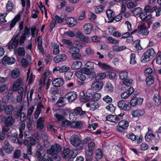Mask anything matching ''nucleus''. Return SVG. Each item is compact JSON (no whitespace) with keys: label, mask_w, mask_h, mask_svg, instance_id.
I'll return each instance as SVG.
<instances>
[{"label":"nucleus","mask_w":161,"mask_h":161,"mask_svg":"<svg viewBox=\"0 0 161 161\" xmlns=\"http://www.w3.org/2000/svg\"><path fill=\"white\" fill-rule=\"evenodd\" d=\"M90 91H82L83 96H80V100L81 102L85 103L91 100L92 102L97 101L101 97L100 93L90 92Z\"/></svg>","instance_id":"nucleus-1"},{"label":"nucleus","mask_w":161,"mask_h":161,"mask_svg":"<svg viewBox=\"0 0 161 161\" xmlns=\"http://www.w3.org/2000/svg\"><path fill=\"white\" fill-rule=\"evenodd\" d=\"M20 32L16 34L14 36L11 41H10L8 47L10 49L15 48L18 46V44L19 43L20 45L24 43L26 37L22 35L19 41V36Z\"/></svg>","instance_id":"nucleus-2"},{"label":"nucleus","mask_w":161,"mask_h":161,"mask_svg":"<svg viewBox=\"0 0 161 161\" xmlns=\"http://www.w3.org/2000/svg\"><path fill=\"white\" fill-rule=\"evenodd\" d=\"M156 53L153 49L151 48L147 50L141 58V62L143 63L148 62L155 56Z\"/></svg>","instance_id":"nucleus-3"},{"label":"nucleus","mask_w":161,"mask_h":161,"mask_svg":"<svg viewBox=\"0 0 161 161\" xmlns=\"http://www.w3.org/2000/svg\"><path fill=\"white\" fill-rule=\"evenodd\" d=\"M76 151L70 150L69 148H66L64 149L61 153V156L64 158H69V160L71 161L75 158L77 155Z\"/></svg>","instance_id":"nucleus-4"},{"label":"nucleus","mask_w":161,"mask_h":161,"mask_svg":"<svg viewBox=\"0 0 161 161\" xmlns=\"http://www.w3.org/2000/svg\"><path fill=\"white\" fill-rule=\"evenodd\" d=\"M118 125L117 126L118 131L120 133H125L128 129L129 122L125 119H121L118 122Z\"/></svg>","instance_id":"nucleus-5"},{"label":"nucleus","mask_w":161,"mask_h":161,"mask_svg":"<svg viewBox=\"0 0 161 161\" xmlns=\"http://www.w3.org/2000/svg\"><path fill=\"white\" fill-rule=\"evenodd\" d=\"M124 114L121 113L118 115L109 114L106 117V120L111 122L117 123L121 119L124 115Z\"/></svg>","instance_id":"nucleus-6"},{"label":"nucleus","mask_w":161,"mask_h":161,"mask_svg":"<svg viewBox=\"0 0 161 161\" xmlns=\"http://www.w3.org/2000/svg\"><path fill=\"white\" fill-rule=\"evenodd\" d=\"M118 107L124 111H128L131 108L129 102L126 100H121L118 103Z\"/></svg>","instance_id":"nucleus-7"},{"label":"nucleus","mask_w":161,"mask_h":161,"mask_svg":"<svg viewBox=\"0 0 161 161\" xmlns=\"http://www.w3.org/2000/svg\"><path fill=\"white\" fill-rule=\"evenodd\" d=\"M70 143L74 147H79L81 145V141L80 137L77 135L72 136L70 138Z\"/></svg>","instance_id":"nucleus-8"},{"label":"nucleus","mask_w":161,"mask_h":161,"mask_svg":"<svg viewBox=\"0 0 161 161\" xmlns=\"http://www.w3.org/2000/svg\"><path fill=\"white\" fill-rule=\"evenodd\" d=\"M77 97V93L75 91H69L65 96V99H67L69 102H72L76 100Z\"/></svg>","instance_id":"nucleus-9"},{"label":"nucleus","mask_w":161,"mask_h":161,"mask_svg":"<svg viewBox=\"0 0 161 161\" xmlns=\"http://www.w3.org/2000/svg\"><path fill=\"white\" fill-rule=\"evenodd\" d=\"M22 81L21 78H19L14 82L12 86L13 91H24L23 87L20 86Z\"/></svg>","instance_id":"nucleus-10"},{"label":"nucleus","mask_w":161,"mask_h":161,"mask_svg":"<svg viewBox=\"0 0 161 161\" xmlns=\"http://www.w3.org/2000/svg\"><path fill=\"white\" fill-rule=\"evenodd\" d=\"M143 100V98L134 97L130 100L129 104L130 106L133 107L137 105H140L142 104Z\"/></svg>","instance_id":"nucleus-11"},{"label":"nucleus","mask_w":161,"mask_h":161,"mask_svg":"<svg viewBox=\"0 0 161 161\" xmlns=\"http://www.w3.org/2000/svg\"><path fill=\"white\" fill-rule=\"evenodd\" d=\"M96 146L93 142H91L88 145V149L86 151V154L87 156L90 157L93 153Z\"/></svg>","instance_id":"nucleus-12"},{"label":"nucleus","mask_w":161,"mask_h":161,"mask_svg":"<svg viewBox=\"0 0 161 161\" xmlns=\"http://www.w3.org/2000/svg\"><path fill=\"white\" fill-rule=\"evenodd\" d=\"M15 61V59L13 57H9L7 56H5L2 59V63L4 65L7 64L11 65L14 64Z\"/></svg>","instance_id":"nucleus-13"},{"label":"nucleus","mask_w":161,"mask_h":161,"mask_svg":"<svg viewBox=\"0 0 161 161\" xmlns=\"http://www.w3.org/2000/svg\"><path fill=\"white\" fill-rule=\"evenodd\" d=\"M103 83L102 81L95 82L92 83L91 86V89L93 90H100L103 87Z\"/></svg>","instance_id":"nucleus-14"},{"label":"nucleus","mask_w":161,"mask_h":161,"mask_svg":"<svg viewBox=\"0 0 161 161\" xmlns=\"http://www.w3.org/2000/svg\"><path fill=\"white\" fill-rule=\"evenodd\" d=\"M61 150V147L60 145L58 144H55V145L51 146V148L48 153H49L50 154H57L60 152Z\"/></svg>","instance_id":"nucleus-15"},{"label":"nucleus","mask_w":161,"mask_h":161,"mask_svg":"<svg viewBox=\"0 0 161 161\" xmlns=\"http://www.w3.org/2000/svg\"><path fill=\"white\" fill-rule=\"evenodd\" d=\"M37 41L38 42L37 48L40 53L44 55L45 53L44 49L42 45V37L39 36L37 39Z\"/></svg>","instance_id":"nucleus-16"},{"label":"nucleus","mask_w":161,"mask_h":161,"mask_svg":"<svg viewBox=\"0 0 161 161\" xmlns=\"http://www.w3.org/2000/svg\"><path fill=\"white\" fill-rule=\"evenodd\" d=\"M86 114V111L82 110L80 107L76 108L72 112V114L74 116H83Z\"/></svg>","instance_id":"nucleus-17"},{"label":"nucleus","mask_w":161,"mask_h":161,"mask_svg":"<svg viewBox=\"0 0 161 161\" xmlns=\"http://www.w3.org/2000/svg\"><path fill=\"white\" fill-rule=\"evenodd\" d=\"M93 26L90 23L84 24L83 27V30L84 33L86 35H90L93 30Z\"/></svg>","instance_id":"nucleus-18"},{"label":"nucleus","mask_w":161,"mask_h":161,"mask_svg":"<svg viewBox=\"0 0 161 161\" xmlns=\"http://www.w3.org/2000/svg\"><path fill=\"white\" fill-rule=\"evenodd\" d=\"M149 31L147 28L146 25L145 24H142L139 27V33L143 36H147L149 34Z\"/></svg>","instance_id":"nucleus-19"},{"label":"nucleus","mask_w":161,"mask_h":161,"mask_svg":"<svg viewBox=\"0 0 161 161\" xmlns=\"http://www.w3.org/2000/svg\"><path fill=\"white\" fill-rule=\"evenodd\" d=\"M67 56L64 54H62L56 56L53 58V61L55 63H58L66 60Z\"/></svg>","instance_id":"nucleus-20"},{"label":"nucleus","mask_w":161,"mask_h":161,"mask_svg":"<svg viewBox=\"0 0 161 161\" xmlns=\"http://www.w3.org/2000/svg\"><path fill=\"white\" fill-rule=\"evenodd\" d=\"M52 75V73L49 71L45 72L43 75V76L39 81V83L41 85L44 84L47 78H49L51 77ZM40 86L41 87V85Z\"/></svg>","instance_id":"nucleus-21"},{"label":"nucleus","mask_w":161,"mask_h":161,"mask_svg":"<svg viewBox=\"0 0 161 161\" xmlns=\"http://www.w3.org/2000/svg\"><path fill=\"white\" fill-rule=\"evenodd\" d=\"M131 114L133 117L138 118L144 114L145 111L140 109L133 110L131 112Z\"/></svg>","instance_id":"nucleus-22"},{"label":"nucleus","mask_w":161,"mask_h":161,"mask_svg":"<svg viewBox=\"0 0 161 161\" xmlns=\"http://www.w3.org/2000/svg\"><path fill=\"white\" fill-rule=\"evenodd\" d=\"M64 83L63 78H58L54 79L52 81L53 86L59 87L62 86Z\"/></svg>","instance_id":"nucleus-23"},{"label":"nucleus","mask_w":161,"mask_h":161,"mask_svg":"<svg viewBox=\"0 0 161 161\" xmlns=\"http://www.w3.org/2000/svg\"><path fill=\"white\" fill-rule=\"evenodd\" d=\"M91 141V138L90 137H86L84 138L83 140L81 141V145H80L79 148L78 149L79 150H81L84 147V145L88 144L89 142Z\"/></svg>","instance_id":"nucleus-24"},{"label":"nucleus","mask_w":161,"mask_h":161,"mask_svg":"<svg viewBox=\"0 0 161 161\" xmlns=\"http://www.w3.org/2000/svg\"><path fill=\"white\" fill-rule=\"evenodd\" d=\"M44 120L42 117H40L37 121L36 127L39 130L43 129L44 126L43 123Z\"/></svg>","instance_id":"nucleus-25"},{"label":"nucleus","mask_w":161,"mask_h":161,"mask_svg":"<svg viewBox=\"0 0 161 161\" xmlns=\"http://www.w3.org/2000/svg\"><path fill=\"white\" fill-rule=\"evenodd\" d=\"M20 17V14H18L15 16L10 23L9 25L10 29L13 28L15 26L17 22L19 20Z\"/></svg>","instance_id":"nucleus-26"},{"label":"nucleus","mask_w":161,"mask_h":161,"mask_svg":"<svg viewBox=\"0 0 161 161\" xmlns=\"http://www.w3.org/2000/svg\"><path fill=\"white\" fill-rule=\"evenodd\" d=\"M70 68L69 67L66 66H63L61 67H55L53 69L54 71H59L60 73H63L66 72L69 70Z\"/></svg>","instance_id":"nucleus-27"},{"label":"nucleus","mask_w":161,"mask_h":161,"mask_svg":"<svg viewBox=\"0 0 161 161\" xmlns=\"http://www.w3.org/2000/svg\"><path fill=\"white\" fill-rule=\"evenodd\" d=\"M66 99L65 98L60 97L57 102L56 106L58 107H62L64 106L66 103L65 102Z\"/></svg>","instance_id":"nucleus-28"},{"label":"nucleus","mask_w":161,"mask_h":161,"mask_svg":"<svg viewBox=\"0 0 161 161\" xmlns=\"http://www.w3.org/2000/svg\"><path fill=\"white\" fill-rule=\"evenodd\" d=\"M35 76L31 72V69L29 68L27 73V80H28V83L29 84H31L34 80Z\"/></svg>","instance_id":"nucleus-29"},{"label":"nucleus","mask_w":161,"mask_h":161,"mask_svg":"<svg viewBox=\"0 0 161 161\" xmlns=\"http://www.w3.org/2000/svg\"><path fill=\"white\" fill-rule=\"evenodd\" d=\"M14 119L12 116H9L7 118L5 121V124L7 126H11L15 122Z\"/></svg>","instance_id":"nucleus-30"},{"label":"nucleus","mask_w":161,"mask_h":161,"mask_svg":"<svg viewBox=\"0 0 161 161\" xmlns=\"http://www.w3.org/2000/svg\"><path fill=\"white\" fill-rule=\"evenodd\" d=\"M155 104L157 106H159L161 104V97L159 96V93L157 94H155L153 98Z\"/></svg>","instance_id":"nucleus-31"},{"label":"nucleus","mask_w":161,"mask_h":161,"mask_svg":"<svg viewBox=\"0 0 161 161\" xmlns=\"http://www.w3.org/2000/svg\"><path fill=\"white\" fill-rule=\"evenodd\" d=\"M75 75L79 79L82 81H84L86 79V76L83 74L82 72L80 71H77L75 73Z\"/></svg>","instance_id":"nucleus-32"},{"label":"nucleus","mask_w":161,"mask_h":161,"mask_svg":"<svg viewBox=\"0 0 161 161\" xmlns=\"http://www.w3.org/2000/svg\"><path fill=\"white\" fill-rule=\"evenodd\" d=\"M67 23L69 26L73 27L77 23V20L72 17L68 18Z\"/></svg>","instance_id":"nucleus-33"},{"label":"nucleus","mask_w":161,"mask_h":161,"mask_svg":"<svg viewBox=\"0 0 161 161\" xmlns=\"http://www.w3.org/2000/svg\"><path fill=\"white\" fill-rule=\"evenodd\" d=\"M14 110V107L12 104L6 106L5 108V113L7 114L11 115Z\"/></svg>","instance_id":"nucleus-34"},{"label":"nucleus","mask_w":161,"mask_h":161,"mask_svg":"<svg viewBox=\"0 0 161 161\" xmlns=\"http://www.w3.org/2000/svg\"><path fill=\"white\" fill-rule=\"evenodd\" d=\"M14 7V5L10 0H8L6 5V9L7 12H9L12 11Z\"/></svg>","instance_id":"nucleus-35"},{"label":"nucleus","mask_w":161,"mask_h":161,"mask_svg":"<svg viewBox=\"0 0 161 161\" xmlns=\"http://www.w3.org/2000/svg\"><path fill=\"white\" fill-rule=\"evenodd\" d=\"M95 156L97 159H102L103 157V152L100 148H98L95 152Z\"/></svg>","instance_id":"nucleus-36"},{"label":"nucleus","mask_w":161,"mask_h":161,"mask_svg":"<svg viewBox=\"0 0 161 161\" xmlns=\"http://www.w3.org/2000/svg\"><path fill=\"white\" fill-rule=\"evenodd\" d=\"M156 136L153 134H146L145 136L146 140L149 142H152L153 140L156 138Z\"/></svg>","instance_id":"nucleus-37"},{"label":"nucleus","mask_w":161,"mask_h":161,"mask_svg":"<svg viewBox=\"0 0 161 161\" xmlns=\"http://www.w3.org/2000/svg\"><path fill=\"white\" fill-rule=\"evenodd\" d=\"M20 71L18 69H15L11 71V76L12 78L15 79L19 76Z\"/></svg>","instance_id":"nucleus-38"},{"label":"nucleus","mask_w":161,"mask_h":161,"mask_svg":"<svg viewBox=\"0 0 161 161\" xmlns=\"http://www.w3.org/2000/svg\"><path fill=\"white\" fill-rule=\"evenodd\" d=\"M130 91H124V92L121 93V97L122 99H126L130 95L134 92H136V93H137L138 91H131L130 92Z\"/></svg>","instance_id":"nucleus-39"},{"label":"nucleus","mask_w":161,"mask_h":161,"mask_svg":"<svg viewBox=\"0 0 161 161\" xmlns=\"http://www.w3.org/2000/svg\"><path fill=\"white\" fill-rule=\"evenodd\" d=\"M51 46L53 47V54L57 55L59 53V45L58 44L51 43Z\"/></svg>","instance_id":"nucleus-40"},{"label":"nucleus","mask_w":161,"mask_h":161,"mask_svg":"<svg viewBox=\"0 0 161 161\" xmlns=\"http://www.w3.org/2000/svg\"><path fill=\"white\" fill-rule=\"evenodd\" d=\"M155 10V7L149 5H147L144 8V11L145 13H152Z\"/></svg>","instance_id":"nucleus-41"},{"label":"nucleus","mask_w":161,"mask_h":161,"mask_svg":"<svg viewBox=\"0 0 161 161\" xmlns=\"http://www.w3.org/2000/svg\"><path fill=\"white\" fill-rule=\"evenodd\" d=\"M132 44L135 50L136 51L141 50L142 49L140 44V40H136L133 42Z\"/></svg>","instance_id":"nucleus-42"},{"label":"nucleus","mask_w":161,"mask_h":161,"mask_svg":"<svg viewBox=\"0 0 161 161\" xmlns=\"http://www.w3.org/2000/svg\"><path fill=\"white\" fill-rule=\"evenodd\" d=\"M82 65V63L80 61H76L73 63L71 67L73 69H78L81 67Z\"/></svg>","instance_id":"nucleus-43"},{"label":"nucleus","mask_w":161,"mask_h":161,"mask_svg":"<svg viewBox=\"0 0 161 161\" xmlns=\"http://www.w3.org/2000/svg\"><path fill=\"white\" fill-rule=\"evenodd\" d=\"M69 52L71 54L79 53V49L75 46H72L69 48Z\"/></svg>","instance_id":"nucleus-44"},{"label":"nucleus","mask_w":161,"mask_h":161,"mask_svg":"<svg viewBox=\"0 0 161 161\" xmlns=\"http://www.w3.org/2000/svg\"><path fill=\"white\" fill-rule=\"evenodd\" d=\"M126 48L125 45L119 46L115 45L113 47V49L114 51L115 52H119L123 51Z\"/></svg>","instance_id":"nucleus-45"},{"label":"nucleus","mask_w":161,"mask_h":161,"mask_svg":"<svg viewBox=\"0 0 161 161\" xmlns=\"http://www.w3.org/2000/svg\"><path fill=\"white\" fill-rule=\"evenodd\" d=\"M98 66L102 69H110L111 68V67L107 65L105 63H102L100 62H98Z\"/></svg>","instance_id":"nucleus-46"},{"label":"nucleus","mask_w":161,"mask_h":161,"mask_svg":"<svg viewBox=\"0 0 161 161\" xmlns=\"http://www.w3.org/2000/svg\"><path fill=\"white\" fill-rule=\"evenodd\" d=\"M106 13L109 19L112 20V21H113L114 16L113 11L110 9H109L106 11Z\"/></svg>","instance_id":"nucleus-47"},{"label":"nucleus","mask_w":161,"mask_h":161,"mask_svg":"<svg viewBox=\"0 0 161 161\" xmlns=\"http://www.w3.org/2000/svg\"><path fill=\"white\" fill-rule=\"evenodd\" d=\"M60 112L64 116L67 115L69 114V116H70L71 114H72V112H71L70 109L69 108H66L64 109H61Z\"/></svg>","instance_id":"nucleus-48"},{"label":"nucleus","mask_w":161,"mask_h":161,"mask_svg":"<svg viewBox=\"0 0 161 161\" xmlns=\"http://www.w3.org/2000/svg\"><path fill=\"white\" fill-rule=\"evenodd\" d=\"M145 81L147 85H151L154 82V77L153 76H148L146 78Z\"/></svg>","instance_id":"nucleus-49"},{"label":"nucleus","mask_w":161,"mask_h":161,"mask_svg":"<svg viewBox=\"0 0 161 161\" xmlns=\"http://www.w3.org/2000/svg\"><path fill=\"white\" fill-rule=\"evenodd\" d=\"M142 11V8L139 7L135 8L132 11V12L134 16H137L140 14Z\"/></svg>","instance_id":"nucleus-50"},{"label":"nucleus","mask_w":161,"mask_h":161,"mask_svg":"<svg viewBox=\"0 0 161 161\" xmlns=\"http://www.w3.org/2000/svg\"><path fill=\"white\" fill-rule=\"evenodd\" d=\"M128 73L125 71H122L119 74L120 78L122 80H125L126 79L128 76Z\"/></svg>","instance_id":"nucleus-51"},{"label":"nucleus","mask_w":161,"mask_h":161,"mask_svg":"<svg viewBox=\"0 0 161 161\" xmlns=\"http://www.w3.org/2000/svg\"><path fill=\"white\" fill-rule=\"evenodd\" d=\"M106 74L104 72H101L97 74L96 78L97 80H103L106 78Z\"/></svg>","instance_id":"nucleus-52"},{"label":"nucleus","mask_w":161,"mask_h":161,"mask_svg":"<svg viewBox=\"0 0 161 161\" xmlns=\"http://www.w3.org/2000/svg\"><path fill=\"white\" fill-rule=\"evenodd\" d=\"M136 54L133 53H132L130 55V64H136Z\"/></svg>","instance_id":"nucleus-53"},{"label":"nucleus","mask_w":161,"mask_h":161,"mask_svg":"<svg viewBox=\"0 0 161 161\" xmlns=\"http://www.w3.org/2000/svg\"><path fill=\"white\" fill-rule=\"evenodd\" d=\"M50 155L51 156L52 161H60V156L58 154H50Z\"/></svg>","instance_id":"nucleus-54"},{"label":"nucleus","mask_w":161,"mask_h":161,"mask_svg":"<svg viewBox=\"0 0 161 161\" xmlns=\"http://www.w3.org/2000/svg\"><path fill=\"white\" fill-rule=\"evenodd\" d=\"M3 148L5 151L8 153H10L14 149V147L10 145L7 146H4Z\"/></svg>","instance_id":"nucleus-55"},{"label":"nucleus","mask_w":161,"mask_h":161,"mask_svg":"<svg viewBox=\"0 0 161 161\" xmlns=\"http://www.w3.org/2000/svg\"><path fill=\"white\" fill-rule=\"evenodd\" d=\"M17 52L18 55L21 56H24L25 53V49L24 47H19Z\"/></svg>","instance_id":"nucleus-56"},{"label":"nucleus","mask_w":161,"mask_h":161,"mask_svg":"<svg viewBox=\"0 0 161 161\" xmlns=\"http://www.w3.org/2000/svg\"><path fill=\"white\" fill-rule=\"evenodd\" d=\"M106 108L110 112L113 113L115 111L116 107L112 103H110L106 107Z\"/></svg>","instance_id":"nucleus-57"},{"label":"nucleus","mask_w":161,"mask_h":161,"mask_svg":"<svg viewBox=\"0 0 161 161\" xmlns=\"http://www.w3.org/2000/svg\"><path fill=\"white\" fill-rule=\"evenodd\" d=\"M21 151L19 149L16 150L13 154V158H19L21 156Z\"/></svg>","instance_id":"nucleus-58"},{"label":"nucleus","mask_w":161,"mask_h":161,"mask_svg":"<svg viewBox=\"0 0 161 161\" xmlns=\"http://www.w3.org/2000/svg\"><path fill=\"white\" fill-rule=\"evenodd\" d=\"M73 73L72 72L68 71L65 73L64 78L67 80H71Z\"/></svg>","instance_id":"nucleus-59"},{"label":"nucleus","mask_w":161,"mask_h":161,"mask_svg":"<svg viewBox=\"0 0 161 161\" xmlns=\"http://www.w3.org/2000/svg\"><path fill=\"white\" fill-rule=\"evenodd\" d=\"M133 81V80L132 79L128 78L124 80L123 83L126 86H129L131 85Z\"/></svg>","instance_id":"nucleus-60"},{"label":"nucleus","mask_w":161,"mask_h":161,"mask_svg":"<svg viewBox=\"0 0 161 161\" xmlns=\"http://www.w3.org/2000/svg\"><path fill=\"white\" fill-rule=\"evenodd\" d=\"M107 39L109 43H112L113 44H118L119 42V40H117L111 36L107 38Z\"/></svg>","instance_id":"nucleus-61"},{"label":"nucleus","mask_w":161,"mask_h":161,"mask_svg":"<svg viewBox=\"0 0 161 161\" xmlns=\"http://www.w3.org/2000/svg\"><path fill=\"white\" fill-rule=\"evenodd\" d=\"M23 111V107H21L17 111H14V115L17 116L18 118L20 117L21 115L22 111Z\"/></svg>","instance_id":"nucleus-62"},{"label":"nucleus","mask_w":161,"mask_h":161,"mask_svg":"<svg viewBox=\"0 0 161 161\" xmlns=\"http://www.w3.org/2000/svg\"><path fill=\"white\" fill-rule=\"evenodd\" d=\"M126 137L130 139L132 141H136V136L134 134L132 133H131L130 134H127L126 135Z\"/></svg>","instance_id":"nucleus-63"},{"label":"nucleus","mask_w":161,"mask_h":161,"mask_svg":"<svg viewBox=\"0 0 161 161\" xmlns=\"http://www.w3.org/2000/svg\"><path fill=\"white\" fill-rule=\"evenodd\" d=\"M99 107V105L98 103L96 102H93L91 103V110L94 111Z\"/></svg>","instance_id":"nucleus-64"}]
</instances>
